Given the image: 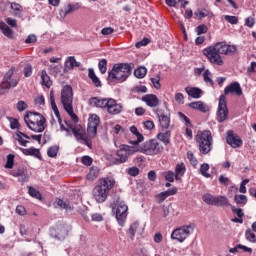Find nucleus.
I'll use <instances>...</instances> for the list:
<instances>
[{"mask_svg":"<svg viewBox=\"0 0 256 256\" xmlns=\"http://www.w3.org/2000/svg\"><path fill=\"white\" fill-rule=\"evenodd\" d=\"M236 51V45H229L225 42H218L205 48L203 50V55L207 57L208 61H210L212 65H218L221 67L225 63L221 55H234Z\"/></svg>","mask_w":256,"mask_h":256,"instance_id":"obj_1","label":"nucleus"},{"mask_svg":"<svg viewBox=\"0 0 256 256\" xmlns=\"http://www.w3.org/2000/svg\"><path fill=\"white\" fill-rule=\"evenodd\" d=\"M229 94L241 97V95H243V89L241 88V84H239V82H232L230 85L225 87L224 94L220 95L217 110L218 123H223V121H226L227 117H229V109L227 108V98L225 97Z\"/></svg>","mask_w":256,"mask_h":256,"instance_id":"obj_2","label":"nucleus"},{"mask_svg":"<svg viewBox=\"0 0 256 256\" xmlns=\"http://www.w3.org/2000/svg\"><path fill=\"white\" fill-rule=\"evenodd\" d=\"M133 71V67L129 63H118L114 64L112 70L108 72V83H115L118 81L119 83H123L129 79Z\"/></svg>","mask_w":256,"mask_h":256,"instance_id":"obj_3","label":"nucleus"},{"mask_svg":"<svg viewBox=\"0 0 256 256\" xmlns=\"http://www.w3.org/2000/svg\"><path fill=\"white\" fill-rule=\"evenodd\" d=\"M60 101L72 121L77 123L79 121V117H77L73 111V87H71V85H65L62 88Z\"/></svg>","mask_w":256,"mask_h":256,"instance_id":"obj_4","label":"nucleus"},{"mask_svg":"<svg viewBox=\"0 0 256 256\" xmlns=\"http://www.w3.org/2000/svg\"><path fill=\"white\" fill-rule=\"evenodd\" d=\"M24 121L31 131L35 133H43L45 131V117L39 113L27 112Z\"/></svg>","mask_w":256,"mask_h":256,"instance_id":"obj_5","label":"nucleus"},{"mask_svg":"<svg viewBox=\"0 0 256 256\" xmlns=\"http://www.w3.org/2000/svg\"><path fill=\"white\" fill-rule=\"evenodd\" d=\"M196 143H198L199 151L202 155H208L213 149V136L211 131L204 130L198 131L195 136Z\"/></svg>","mask_w":256,"mask_h":256,"instance_id":"obj_6","label":"nucleus"},{"mask_svg":"<svg viewBox=\"0 0 256 256\" xmlns=\"http://www.w3.org/2000/svg\"><path fill=\"white\" fill-rule=\"evenodd\" d=\"M113 204L111 205L113 213H115V217L119 225L123 226L125 224V220L127 219V211H129V207L125 202L121 201V198L114 194L113 196Z\"/></svg>","mask_w":256,"mask_h":256,"instance_id":"obj_7","label":"nucleus"},{"mask_svg":"<svg viewBox=\"0 0 256 256\" xmlns=\"http://www.w3.org/2000/svg\"><path fill=\"white\" fill-rule=\"evenodd\" d=\"M135 153H137V149H135L134 147L121 144L116 152L117 158H114V165H121L123 163H127V161H129V157H131V155H135Z\"/></svg>","mask_w":256,"mask_h":256,"instance_id":"obj_8","label":"nucleus"},{"mask_svg":"<svg viewBox=\"0 0 256 256\" xmlns=\"http://www.w3.org/2000/svg\"><path fill=\"white\" fill-rule=\"evenodd\" d=\"M195 231V224H189L175 229L171 234V239L183 243L191 233Z\"/></svg>","mask_w":256,"mask_h":256,"instance_id":"obj_9","label":"nucleus"},{"mask_svg":"<svg viewBox=\"0 0 256 256\" xmlns=\"http://www.w3.org/2000/svg\"><path fill=\"white\" fill-rule=\"evenodd\" d=\"M202 200L207 205H213L215 207H229V199L225 196H213L209 193H206L202 196Z\"/></svg>","mask_w":256,"mask_h":256,"instance_id":"obj_10","label":"nucleus"},{"mask_svg":"<svg viewBox=\"0 0 256 256\" xmlns=\"http://www.w3.org/2000/svg\"><path fill=\"white\" fill-rule=\"evenodd\" d=\"M163 151V147L156 139L148 140L142 146V153L145 155H159Z\"/></svg>","mask_w":256,"mask_h":256,"instance_id":"obj_11","label":"nucleus"},{"mask_svg":"<svg viewBox=\"0 0 256 256\" xmlns=\"http://www.w3.org/2000/svg\"><path fill=\"white\" fill-rule=\"evenodd\" d=\"M112 187H115V179L101 178L97 181L94 191L95 193H109Z\"/></svg>","mask_w":256,"mask_h":256,"instance_id":"obj_12","label":"nucleus"},{"mask_svg":"<svg viewBox=\"0 0 256 256\" xmlns=\"http://www.w3.org/2000/svg\"><path fill=\"white\" fill-rule=\"evenodd\" d=\"M51 235L55 239L63 241V239L69 235V227L66 224L60 223L55 229L51 230Z\"/></svg>","mask_w":256,"mask_h":256,"instance_id":"obj_13","label":"nucleus"},{"mask_svg":"<svg viewBox=\"0 0 256 256\" xmlns=\"http://www.w3.org/2000/svg\"><path fill=\"white\" fill-rule=\"evenodd\" d=\"M11 77H13V70H9L3 78L2 83L0 84V87L2 89V95L5 93V91H8V89H11V87H17V84L19 83L17 80H11Z\"/></svg>","mask_w":256,"mask_h":256,"instance_id":"obj_14","label":"nucleus"},{"mask_svg":"<svg viewBox=\"0 0 256 256\" xmlns=\"http://www.w3.org/2000/svg\"><path fill=\"white\" fill-rule=\"evenodd\" d=\"M226 141L230 147L233 149H237L243 145V140H241V137L239 135L235 134L233 130H229L227 132Z\"/></svg>","mask_w":256,"mask_h":256,"instance_id":"obj_15","label":"nucleus"},{"mask_svg":"<svg viewBox=\"0 0 256 256\" xmlns=\"http://www.w3.org/2000/svg\"><path fill=\"white\" fill-rule=\"evenodd\" d=\"M106 109L110 115H119L123 111V105L117 103L115 99L109 98Z\"/></svg>","mask_w":256,"mask_h":256,"instance_id":"obj_16","label":"nucleus"},{"mask_svg":"<svg viewBox=\"0 0 256 256\" xmlns=\"http://www.w3.org/2000/svg\"><path fill=\"white\" fill-rule=\"evenodd\" d=\"M97 127H99V116L92 115L88 119V128L87 131L92 135V137H95L97 135Z\"/></svg>","mask_w":256,"mask_h":256,"instance_id":"obj_17","label":"nucleus"},{"mask_svg":"<svg viewBox=\"0 0 256 256\" xmlns=\"http://www.w3.org/2000/svg\"><path fill=\"white\" fill-rule=\"evenodd\" d=\"M155 113L160 123L161 129H169L171 125V117L163 114V112H161L159 109H156Z\"/></svg>","mask_w":256,"mask_h":256,"instance_id":"obj_18","label":"nucleus"},{"mask_svg":"<svg viewBox=\"0 0 256 256\" xmlns=\"http://www.w3.org/2000/svg\"><path fill=\"white\" fill-rule=\"evenodd\" d=\"M68 127L78 142H80L82 139H85L87 136L83 126L81 125H68Z\"/></svg>","mask_w":256,"mask_h":256,"instance_id":"obj_19","label":"nucleus"},{"mask_svg":"<svg viewBox=\"0 0 256 256\" xmlns=\"http://www.w3.org/2000/svg\"><path fill=\"white\" fill-rule=\"evenodd\" d=\"M75 67H81V62H77V59H75V56L67 57L64 63V72L67 73L69 71H73Z\"/></svg>","mask_w":256,"mask_h":256,"instance_id":"obj_20","label":"nucleus"},{"mask_svg":"<svg viewBox=\"0 0 256 256\" xmlns=\"http://www.w3.org/2000/svg\"><path fill=\"white\" fill-rule=\"evenodd\" d=\"M89 103L92 107H97L98 109H107L109 98L94 97L90 99Z\"/></svg>","mask_w":256,"mask_h":256,"instance_id":"obj_21","label":"nucleus"},{"mask_svg":"<svg viewBox=\"0 0 256 256\" xmlns=\"http://www.w3.org/2000/svg\"><path fill=\"white\" fill-rule=\"evenodd\" d=\"M79 9V3L71 4L69 3L64 7V9H60L59 15L62 17V19H65L70 13H73L74 11H77Z\"/></svg>","mask_w":256,"mask_h":256,"instance_id":"obj_22","label":"nucleus"},{"mask_svg":"<svg viewBox=\"0 0 256 256\" xmlns=\"http://www.w3.org/2000/svg\"><path fill=\"white\" fill-rule=\"evenodd\" d=\"M142 101L148 105V107H158L159 106V98L154 94H147L142 97Z\"/></svg>","mask_w":256,"mask_h":256,"instance_id":"obj_23","label":"nucleus"},{"mask_svg":"<svg viewBox=\"0 0 256 256\" xmlns=\"http://www.w3.org/2000/svg\"><path fill=\"white\" fill-rule=\"evenodd\" d=\"M187 171V167L185 166V163L181 162L176 164L175 166V180L176 181H181V178L185 176V173Z\"/></svg>","mask_w":256,"mask_h":256,"instance_id":"obj_24","label":"nucleus"},{"mask_svg":"<svg viewBox=\"0 0 256 256\" xmlns=\"http://www.w3.org/2000/svg\"><path fill=\"white\" fill-rule=\"evenodd\" d=\"M185 92L189 97H192V99H201L203 96V90L197 87H186Z\"/></svg>","mask_w":256,"mask_h":256,"instance_id":"obj_25","label":"nucleus"},{"mask_svg":"<svg viewBox=\"0 0 256 256\" xmlns=\"http://www.w3.org/2000/svg\"><path fill=\"white\" fill-rule=\"evenodd\" d=\"M130 133H132V135H135V137L137 138V140H131L130 141L131 145H139V143H142L144 137H143V134H141L139 132L137 127L131 126L130 127Z\"/></svg>","mask_w":256,"mask_h":256,"instance_id":"obj_26","label":"nucleus"},{"mask_svg":"<svg viewBox=\"0 0 256 256\" xmlns=\"http://www.w3.org/2000/svg\"><path fill=\"white\" fill-rule=\"evenodd\" d=\"M157 139L164 143V145H169V143H171V130H166L165 132L158 133Z\"/></svg>","mask_w":256,"mask_h":256,"instance_id":"obj_27","label":"nucleus"},{"mask_svg":"<svg viewBox=\"0 0 256 256\" xmlns=\"http://www.w3.org/2000/svg\"><path fill=\"white\" fill-rule=\"evenodd\" d=\"M10 9H12L11 13L14 17H21L23 15V7L17 2H11Z\"/></svg>","mask_w":256,"mask_h":256,"instance_id":"obj_28","label":"nucleus"},{"mask_svg":"<svg viewBox=\"0 0 256 256\" xmlns=\"http://www.w3.org/2000/svg\"><path fill=\"white\" fill-rule=\"evenodd\" d=\"M0 30L2 31L3 35L7 37L8 39H13L15 37V34L13 32V29H11L6 23L1 22L0 23Z\"/></svg>","mask_w":256,"mask_h":256,"instance_id":"obj_29","label":"nucleus"},{"mask_svg":"<svg viewBox=\"0 0 256 256\" xmlns=\"http://www.w3.org/2000/svg\"><path fill=\"white\" fill-rule=\"evenodd\" d=\"M20 150L24 155H30L32 157H37V159H41V151L37 148H20Z\"/></svg>","mask_w":256,"mask_h":256,"instance_id":"obj_30","label":"nucleus"},{"mask_svg":"<svg viewBox=\"0 0 256 256\" xmlns=\"http://www.w3.org/2000/svg\"><path fill=\"white\" fill-rule=\"evenodd\" d=\"M88 77L95 87H101V80H99V77H97L93 68L88 69Z\"/></svg>","mask_w":256,"mask_h":256,"instance_id":"obj_31","label":"nucleus"},{"mask_svg":"<svg viewBox=\"0 0 256 256\" xmlns=\"http://www.w3.org/2000/svg\"><path fill=\"white\" fill-rule=\"evenodd\" d=\"M188 106L190 109H196L197 111H201V113H207V107H205V104L201 101L191 102Z\"/></svg>","mask_w":256,"mask_h":256,"instance_id":"obj_32","label":"nucleus"},{"mask_svg":"<svg viewBox=\"0 0 256 256\" xmlns=\"http://www.w3.org/2000/svg\"><path fill=\"white\" fill-rule=\"evenodd\" d=\"M16 136H17L16 139H17L18 143H20V145H22V147H27V143H29V141L24 140V139H31V137H29V135H27L21 131H18L16 133ZM23 137H24V139H23Z\"/></svg>","mask_w":256,"mask_h":256,"instance_id":"obj_33","label":"nucleus"},{"mask_svg":"<svg viewBox=\"0 0 256 256\" xmlns=\"http://www.w3.org/2000/svg\"><path fill=\"white\" fill-rule=\"evenodd\" d=\"M41 84L47 87L48 89L49 87H51V85H53V83L51 82V78L45 70L41 71Z\"/></svg>","mask_w":256,"mask_h":256,"instance_id":"obj_34","label":"nucleus"},{"mask_svg":"<svg viewBox=\"0 0 256 256\" xmlns=\"http://www.w3.org/2000/svg\"><path fill=\"white\" fill-rule=\"evenodd\" d=\"M56 205L60 207V209H65V211H73V206L65 202L63 199L57 198Z\"/></svg>","mask_w":256,"mask_h":256,"instance_id":"obj_35","label":"nucleus"},{"mask_svg":"<svg viewBox=\"0 0 256 256\" xmlns=\"http://www.w3.org/2000/svg\"><path fill=\"white\" fill-rule=\"evenodd\" d=\"M234 201L236 205H240V207H243L247 205V196L243 194H237L234 197Z\"/></svg>","mask_w":256,"mask_h":256,"instance_id":"obj_36","label":"nucleus"},{"mask_svg":"<svg viewBox=\"0 0 256 256\" xmlns=\"http://www.w3.org/2000/svg\"><path fill=\"white\" fill-rule=\"evenodd\" d=\"M86 177L88 181H95V179L99 177V168L95 166L92 167Z\"/></svg>","mask_w":256,"mask_h":256,"instance_id":"obj_37","label":"nucleus"},{"mask_svg":"<svg viewBox=\"0 0 256 256\" xmlns=\"http://www.w3.org/2000/svg\"><path fill=\"white\" fill-rule=\"evenodd\" d=\"M129 233L131 235V239L135 237L136 233H141V226H139L138 222H134L130 228H129Z\"/></svg>","mask_w":256,"mask_h":256,"instance_id":"obj_38","label":"nucleus"},{"mask_svg":"<svg viewBox=\"0 0 256 256\" xmlns=\"http://www.w3.org/2000/svg\"><path fill=\"white\" fill-rule=\"evenodd\" d=\"M147 75V68L140 66L134 71V76L137 77V79H143Z\"/></svg>","mask_w":256,"mask_h":256,"instance_id":"obj_39","label":"nucleus"},{"mask_svg":"<svg viewBox=\"0 0 256 256\" xmlns=\"http://www.w3.org/2000/svg\"><path fill=\"white\" fill-rule=\"evenodd\" d=\"M203 78H204V82L207 85H210V87H213V85H215V82H213V79H211V71L205 70L203 74Z\"/></svg>","mask_w":256,"mask_h":256,"instance_id":"obj_40","label":"nucleus"},{"mask_svg":"<svg viewBox=\"0 0 256 256\" xmlns=\"http://www.w3.org/2000/svg\"><path fill=\"white\" fill-rule=\"evenodd\" d=\"M98 69L102 75L107 73V59H101L98 63Z\"/></svg>","mask_w":256,"mask_h":256,"instance_id":"obj_41","label":"nucleus"},{"mask_svg":"<svg viewBox=\"0 0 256 256\" xmlns=\"http://www.w3.org/2000/svg\"><path fill=\"white\" fill-rule=\"evenodd\" d=\"M15 165V155L9 154L7 156V161L5 164L6 169H13V166Z\"/></svg>","mask_w":256,"mask_h":256,"instance_id":"obj_42","label":"nucleus"},{"mask_svg":"<svg viewBox=\"0 0 256 256\" xmlns=\"http://www.w3.org/2000/svg\"><path fill=\"white\" fill-rule=\"evenodd\" d=\"M194 15L196 17H198L199 19H204V17H211V15H213L211 12H209L208 10H198L197 12L194 13Z\"/></svg>","mask_w":256,"mask_h":256,"instance_id":"obj_43","label":"nucleus"},{"mask_svg":"<svg viewBox=\"0 0 256 256\" xmlns=\"http://www.w3.org/2000/svg\"><path fill=\"white\" fill-rule=\"evenodd\" d=\"M163 177L168 181V183H173L175 181V172L171 170L164 172Z\"/></svg>","mask_w":256,"mask_h":256,"instance_id":"obj_44","label":"nucleus"},{"mask_svg":"<svg viewBox=\"0 0 256 256\" xmlns=\"http://www.w3.org/2000/svg\"><path fill=\"white\" fill-rule=\"evenodd\" d=\"M178 117L182 123H185L186 127H191V119L187 117L183 112H178Z\"/></svg>","mask_w":256,"mask_h":256,"instance_id":"obj_45","label":"nucleus"},{"mask_svg":"<svg viewBox=\"0 0 256 256\" xmlns=\"http://www.w3.org/2000/svg\"><path fill=\"white\" fill-rule=\"evenodd\" d=\"M209 171V164L204 163L200 166V173L203 175V177H206V179H209L211 177V174L207 173Z\"/></svg>","mask_w":256,"mask_h":256,"instance_id":"obj_46","label":"nucleus"},{"mask_svg":"<svg viewBox=\"0 0 256 256\" xmlns=\"http://www.w3.org/2000/svg\"><path fill=\"white\" fill-rule=\"evenodd\" d=\"M245 237L250 243H256V235L251 231V229H247L245 231Z\"/></svg>","mask_w":256,"mask_h":256,"instance_id":"obj_47","label":"nucleus"},{"mask_svg":"<svg viewBox=\"0 0 256 256\" xmlns=\"http://www.w3.org/2000/svg\"><path fill=\"white\" fill-rule=\"evenodd\" d=\"M94 199L97 203H105L107 201V193H96L94 194Z\"/></svg>","mask_w":256,"mask_h":256,"instance_id":"obj_48","label":"nucleus"},{"mask_svg":"<svg viewBox=\"0 0 256 256\" xmlns=\"http://www.w3.org/2000/svg\"><path fill=\"white\" fill-rule=\"evenodd\" d=\"M57 153H59V146H51L48 148V151H47L48 157L55 158L57 157Z\"/></svg>","mask_w":256,"mask_h":256,"instance_id":"obj_49","label":"nucleus"},{"mask_svg":"<svg viewBox=\"0 0 256 256\" xmlns=\"http://www.w3.org/2000/svg\"><path fill=\"white\" fill-rule=\"evenodd\" d=\"M173 193H160L155 195V200L157 203H163L167 197H170Z\"/></svg>","mask_w":256,"mask_h":256,"instance_id":"obj_50","label":"nucleus"},{"mask_svg":"<svg viewBox=\"0 0 256 256\" xmlns=\"http://www.w3.org/2000/svg\"><path fill=\"white\" fill-rule=\"evenodd\" d=\"M207 31H209V28L205 24H201L195 28V33H197V35H204Z\"/></svg>","mask_w":256,"mask_h":256,"instance_id":"obj_51","label":"nucleus"},{"mask_svg":"<svg viewBox=\"0 0 256 256\" xmlns=\"http://www.w3.org/2000/svg\"><path fill=\"white\" fill-rule=\"evenodd\" d=\"M174 100L178 105H185V96L181 92L175 94Z\"/></svg>","mask_w":256,"mask_h":256,"instance_id":"obj_52","label":"nucleus"},{"mask_svg":"<svg viewBox=\"0 0 256 256\" xmlns=\"http://www.w3.org/2000/svg\"><path fill=\"white\" fill-rule=\"evenodd\" d=\"M224 19L230 23V25H237V23H239V18H237V16L225 15Z\"/></svg>","mask_w":256,"mask_h":256,"instance_id":"obj_53","label":"nucleus"},{"mask_svg":"<svg viewBox=\"0 0 256 256\" xmlns=\"http://www.w3.org/2000/svg\"><path fill=\"white\" fill-rule=\"evenodd\" d=\"M12 175H13V177H22V178L20 179V181H21L22 183H25L26 178H23V177H25V170H23V169H18L17 171H14V172L12 173Z\"/></svg>","mask_w":256,"mask_h":256,"instance_id":"obj_54","label":"nucleus"},{"mask_svg":"<svg viewBox=\"0 0 256 256\" xmlns=\"http://www.w3.org/2000/svg\"><path fill=\"white\" fill-rule=\"evenodd\" d=\"M187 159L189 160L190 164L193 167H197V158H195V155L193 154V152L189 151L187 152Z\"/></svg>","mask_w":256,"mask_h":256,"instance_id":"obj_55","label":"nucleus"},{"mask_svg":"<svg viewBox=\"0 0 256 256\" xmlns=\"http://www.w3.org/2000/svg\"><path fill=\"white\" fill-rule=\"evenodd\" d=\"M151 83L154 89H161V77L159 75L155 78H151Z\"/></svg>","mask_w":256,"mask_h":256,"instance_id":"obj_56","label":"nucleus"},{"mask_svg":"<svg viewBox=\"0 0 256 256\" xmlns=\"http://www.w3.org/2000/svg\"><path fill=\"white\" fill-rule=\"evenodd\" d=\"M50 104L53 111L59 109L55 103V92L53 90L50 91Z\"/></svg>","mask_w":256,"mask_h":256,"instance_id":"obj_57","label":"nucleus"},{"mask_svg":"<svg viewBox=\"0 0 256 256\" xmlns=\"http://www.w3.org/2000/svg\"><path fill=\"white\" fill-rule=\"evenodd\" d=\"M50 104L53 111L59 109L55 103V92L53 90L50 91Z\"/></svg>","mask_w":256,"mask_h":256,"instance_id":"obj_58","label":"nucleus"},{"mask_svg":"<svg viewBox=\"0 0 256 256\" xmlns=\"http://www.w3.org/2000/svg\"><path fill=\"white\" fill-rule=\"evenodd\" d=\"M127 173L130 175V177H137V175H139V169L137 166H133L128 168Z\"/></svg>","mask_w":256,"mask_h":256,"instance_id":"obj_59","label":"nucleus"},{"mask_svg":"<svg viewBox=\"0 0 256 256\" xmlns=\"http://www.w3.org/2000/svg\"><path fill=\"white\" fill-rule=\"evenodd\" d=\"M81 162L83 165H86V167H90V165H93V158L90 156H83Z\"/></svg>","mask_w":256,"mask_h":256,"instance_id":"obj_60","label":"nucleus"},{"mask_svg":"<svg viewBox=\"0 0 256 256\" xmlns=\"http://www.w3.org/2000/svg\"><path fill=\"white\" fill-rule=\"evenodd\" d=\"M31 75H33V66H31V64H27L24 67V76L31 77Z\"/></svg>","mask_w":256,"mask_h":256,"instance_id":"obj_61","label":"nucleus"},{"mask_svg":"<svg viewBox=\"0 0 256 256\" xmlns=\"http://www.w3.org/2000/svg\"><path fill=\"white\" fill-rule=\"evenodd\" d=\"M231 209L233 213H235L237 217H239V219H243V217L245 216V214L243 213V209L235 208V206H231Z\"/></svg>","mask_w":256,"mask_h":256,"instance_id":"obj_62","label":"nucleus"},{"mask_svg":"<svg viewBox=\"0 0 256 256\" xmlns=\"http://www.w3.org/2000/svg\"><path fill=\"white\" fill-rule=\"evenodd\" d=\"M146 45H149V38H144L143 40L137 42L135 47L137 49H141V47H146Z\"/></svg>","mask_w":256,"mask_h":256,"instance_id":"obj_63","label":"nucleus"},{"mask_svg":"<svg viewBox=\"0 0 256 256\" xmlns=\"http://www.w3.org/2000/svg\"><path fill=\"white\" fill-rule=\"evenodd\" d=\"M249 183V179H244L242 182H241V184H240V189H239V191H240V193H247V187H246V185Z\"/></svg>","mask_w":256,"mask_h":256,"instance_id":"obj_64","label":"nucleus"}]
</instances>
